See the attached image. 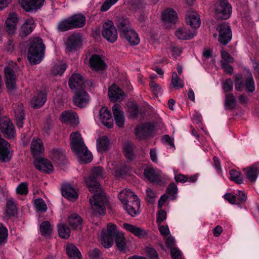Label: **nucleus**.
<instances>
[{"label":"nucleus","instance_id":"obj_1","mask_svg":"<svg viewBox=\"0 0 259 259\" xmlns=\"http://www.w3.org/2000/svg\"><path fill=\"white\" fill-rule=\"evenodd\" d=\"M103 178V169L98 166L93 168L89 177L84 179L90 191L94 194L90 199L92 213L94 215L104 214L106 212L105 205L107 204V199L98 182Z\"/></svg>","mask_w":259,"mask_h":259},{"label":"nucleus","instance_id":"obj_2","mask_svg":"<svg viewBox=\"0 0 259 259\" xmlns=\"http://www.w3.org/2000/svg\"><path fill=\"white\" fill-rule=\"evenodd\" d=\"M107 231L103 230L101 233V242L105 248L112 246L115 238L116 245L120 250H124L126 248V239L124 234L119 232L117 226L112 223H108Z\"/></svg>","mask_w":259,"mask_h":259},{"label":"nucleus","instance_id":"obj_3","mask_svg":"<svg viewBox=\"0 0 259 259\" xmlns=\"http://www.w3.org/2000/svg\"><path fill=\"white\" fill-rule=\"evenodd\" d=\"M70 141L71 149L78 160L82 162H90L92 160V153L88 150L79 133H72L70 135Z\"/></svg>","mask_w":259,"mask_h":259},{"label":"nucleus","instance_id":"obj_4","mask_svg":"<svg viewBox=\"0 0 259 259\" xmlns=\"http://www.w3.org/2000/svg\"><path fill=\"white\" fill-rule=\"evenodd\" d=\"M119 198L124 209L128 214L132 217H135L139 214L140 206L139 199L133 191L128 189L121 191L119 194Z\"/></svg>","mask_w":259,"mask_h":259},{"label":"nucleus","instance_id":"obj_5","mask_svg":"<svg viewBox=\"0 0 259 259\" xmlns=\"http://www.w3.org/2000/svg\"><path fill=\"white\" fill-rule=\"evenodd\" d=\"M45 45L40 38H34L30 43L27 58L32 64L39 63L44 57Z\"/></svg>","mask_w":259,"mask_h":259},{"label":"nucleus","instance_id":"obj_6","mask_svg":"<svg viewBox=\"0 0 259 259\" xmlns=\"http://www.w3.org/2000/svg\"><path fill=\"white\" fill-rule=\"evenodd\" d=\"M244 86L247 92H252L255 90L254 82L250 72L247 71L245 75V83L243 82V77L240 74H236L235 76V88L236 90L241 91Z\"/></svg>","mask_w":259,"mask_h":259},{"label":"nucleus","instance_id":"obj_7","mask_svg":"<svg viewBox=\"0 0 259 259\" xmlns=\"http://www.w3.org/2000/svg\"><path fill=\"white\" fill-rule=\"evenodd\" d=\"M215 14L221 19H228L232 13V7L227 0H219L215 4Z\"/></svg>","mask_w":259,"mask_h":259},{"label":"nucleus","instance_id":"obj_8","mask_svg":"<svg viewBox=\"0 0 259 259\" xmlns=\"http://www.w3.org/2000/svg\"><path fill=\"white\" fill-rule=\"evenodd\" d=\"M6 87L9 93H12L17 89V77L12 67L8 66L4 69Z\"/></svg>","mask_w":259,"mask_h":259},{"label":"nucleus","instance_id":"obj_9","mask_svg":"<svg viewBox=\"0 0 259 259\" xmlns=\"http://www.w3.org/2000/svg\"><path fill=\"white\" fill-rule=\"evenodd\" d=\"M88 82L78 73L73 74L69 80V85L73 92L84 90Z\"/></svg>","mask_w":259,"mask_h":259},{"label":"nucleus","instance_id":"obj_10","mask_svg":"<svg viewBox=\"0 0 259 259\" xmlns=\"http://www.w3.org/2000/svg\"><path fill=\"white\" fill-rule=\"evenodd\" d=\"M102 35L110 42L113 43L117 39V31L111 21H107L103 25Z\"/></svg>","mask_w":259,"mask_h":259},{"label":"nucleus","instance_id":"obj_11","mask_svg":"<svg viewBox=\"0 0 259 259\" xmlns=\"http://www.w3.org/2000/svg\"><path fill=\"white\" fill-rule=\"evenodd\" d=\"M13 151L10 144L0 136V160L2 162H9L12 157Z\"/></svg>","mask_w":259,"mask_h":259},{"label":"nucleus","instance_id":"obj_12","mask_svg":"<svg viewBox=\"0 0 259 259\" xmlns=\"http://www.w3.org/2000/svg\"><path fill=\"white\" fill-rule=\"evenodd\" d=\"M81 37L80 34H73L67 39L66 42V49L68 52L76 51L81 46Z\"/></svg>","mask_w":259,"mask_h":259},{"label":"nucleus","instance_id":"obj_13","mask_svg":"<svg viewBox=\"0 0 259 259\" xmlns=\"http://www.w3.org/2000/svg\"><path fill=\"white\" fill-rule=\"evenodd\" d=\"M0 128L2 132L8 138H12L15 136L14 126L9 118L1 119Z\"/></svg>","mask_w":259,"mask_h":259},{"label":"nucleus","instance_id":"obj_14","mask_svg":"<svg viewBox=\"0 0 259 259\" xmlns=\"http://www.w3.org/2000/svg\"><path fill=\"white\" fill-rule=\"evenodd\" d=\"M219 36L218 40L223 45H226L231 39L232 33L228 24H221L219 28Z\"/></svg>","mask_w":259,"mask_h":259},{"label":"nucleus","instance_id":"obj_15","mask_svg":"<svg viewBox=\"0 0 259 259\" xmlns=\"http://www.w3.org/2000/svg\"><path fill=\"white\" fill-rule=\"evenodd\" d=\"M123 227L126 231L139 239H145L148 237V231L143 228L129 223H124Z\"/></svg>","mask_w":259,"mask_h":259},{"label":"nucleus","instance_id":"obj_16","mask_svg":"<svg viewBox=\"0 0 259 259\" xmlns=\"http://www.w3.org/2000/svg\"><path fill=\"white\" fill-rule=\"evenodd\" d=\"M45 0H19L23 9L26 12L36 11L41 8Z\"/></svg>","mask_w":259,"mask_h":259},{"label":"nucleus","instance_id":"obj_17","mask_svg":"<svg viewBox=\"0 0 259 259\" xmlns=\"http://www.w3.org/2000/svg\"><path fill=\"white\" fill-rule=\"evenodd\" d=\"M35 168L42 172L50 174L54 170V166L47 159L36 158L34 161Z\"/></svg>","mask_w":259,"mask_h":259},{"label":"nucleus","instance_id":"obj_18","mask_svg":"<svg viewBox=\"0 0 259 259\" xmlns=\"http://www.w3.org/2000/svg\"><path fill=\"white\" fill-rule=\"evenodd\" d=\"M18 21L19 18L16 13H11L9 14L5 24L6 30L9 34H13L15 32Z\"/></svg>","mask_w":259,"mask_h":259},{"label":"nucleus","instance_id":"obj_19","mask_svg":"<svg viewBox=\"0 0 259 259\" xmlns=\"http://www.w3.org/2000/svg\"><path fill=\"white\" fill-rule=\"evenodd\" d=\"M75 96L73 99L74 104L79 107H84L89 102L90 98L88 93L84 90L74 92Z\"/></svg>","mask_w":259,"mask_h":259},{"label":"nucleus","instance_id":"obj_20","mask_svg":"<svg viewBox=\"0 0 259 259\" xmlns=\"http://www.w3.org/2000/svg\"><path fill=\"white\" fill-rule=\"evenodd\" d=\"M114 119L116 124L119 127H123L125 122V117L121 106L115 104L112 107Z\"/></svg>","mask_w":259,"mask_h":259},{"label":"nucleus","instance_id":"obj_21","mask_svg":"<svg viewBox=\"0 0 259 259\" xmlns=\"http://www.w3.org/2000/svg\"><path fill=\"white\" fill-rule=\"evenodd\" d=\"M100 119L103 125L109 128L113 127V122L111 114L106 107H102L100 110Z\"/></svg>","mask_w":259,"mask_h":259},{"label":"nucleus","instance_id":"obj_22","mask_svg":"<svg viewBox=\"0 0 259 259\" xmlns=\"http://www.w3.org/2000/svg\"><path fill=\"white\" fill-rule=\"evenodd\" d=\"M89 62L90 67L96 71L103 70L106 67V64L101 57L98 55H92L90 59Z\"/></svg>","mask_w":259,"mask_h":259},{"label":"nucleus","instance_id":"obj_23","mask_svg":"<svg viewBox=\"0 0 259 259\" xmlns=\"http://www.w3.org/2000/svg\"><path fill=\"white\" fill-rule=\"evenodd\" d=\"M186 23L194 29L198 28L201 24L199 15L196 12H188L186 16Z\"/></svg>","mask_w":259,"mask_h":259},{"label":"nucleus","instance_id":"obj_24","mask_svg":"<svg viewBox=\"0 0 259 259\" xmlns=\"http://www.w3.org/2000/svg\"><path fill=\"white\" fill-rule=\"evenodd\" d=\"M175 35L179 39H191L196 35V32L184 27L178 28L175 32Z\"/></svg>","mask_w":259,"mask_h":259},{"label":"nucleus","instance_id":"obj_25","mask_svg":"<svg viewBox=\"0 0 259 259\" xmlns=\"http://www.w3.org/2000/svg\"><path fill=\"white\" fill-rule=\"evenodd\" d=\"M35 27L34 21L32 19H28L25 21L19 30V35L24 37L30 34Z\"/></svg>","mask_w":259,"mask_h":259},{"label":"nucleus","instance_id":"obj_26","mask_svg":"<svg viewBox=\"0 0 259 259\" xmlns=\"http://www.w3.org/2000/svg\"><path fill=\"white\" fill-rule=\"evenodd\" d=\"M248 180L253 182L255 181L259 174V162H256L251 166L243 169Z\"/></svg>","mask_w":259,"mask_h":259},{"label":"nucleus","instance_id":"obj_27","mask_svg":"<svg viewBox=\"0 0 259 259\" xmlns=\"http://www.w3.org/2000/svg\"><path fill=\"white\" fill-rule=\"evenodd\" d=\"M161 171L153 167H148L144 170V176L149 181L158 183L161 180Z\"/></svg>","mask_w":259,"mask_h":259},{"label":"nucleus","instance_id":"obj_28","mask_svg":"<svg viewBox=\"0 0 259 259\" xmlns=\"http://www.w3.org/2000/svg\"><path fill=\"white\" fill-rule=\"evenodd\" d=\"M15 116L17 120L18 127L21 128L23 126V120L25 118V113L22 104L19 103L15 104L14 107Z\"/></svg>","mask_w":259,"mask_h":259},{"label":"nucleus","instance_id":"obj_29","mask_svg":"<svg viewBox=\"0 0 259 259\" xmlns=\"http://www.w3.org/2000/svg\"><path fill=\"white\" fill-rule=\"evenodd\" d=\"M46 100V94L43 92L37 93L33 96L30 104L34 108H39L44 105Z\"/></svg>","mask_w":259,"mask_h":259},{"label":"nucleus","instance_id":"obj_30","mask_svg":"<svg viewBox=\"0 0 259 259\" xmlns=\"http://www.w3.org/2000/svg\"><path fill=\"white\" fill-rule=\"evenodd\" d=\"M124 95L123 92L115 84H113L109 89L108 96L112 101L122 100Z\"/></svg>","mask_w":259,"mask_h":259},{"label":"nucleus","instance_id":"obj_31","mask_svg":"<svg viewBox=\"0 0 259 259\" xmlns=\"http://www.w3.org/2000/svg\"><path fill=\"white\" fill-rule=\"evenodd\" d=\"M121 35L125 37L131 45H137L140 42L137 33L131 28L123 30Z\"/></svg>","mask_w":259,"mask_h":259},{"label":"nucleus","instance_id":"obj_32","mask_svg":"<svg viewBox=\"0 0 259 259\" xmlns=\"http://www.w3.org/2000/svg\"><path fill=\"white\" fill-rule=\"evenodd\" d=\"M161 19L165 24L176 23L178 19L176 12L172 9H167L161 14Z\"/></svg>","mask_w":259,"mask_h":259},{"label":"nucleus","instance_id":"obj_33","mask_svg":"<svg viewBox=\"0 0 259 259\" xmlns=\"http://www.w3.org/2000/svg\"><path fill=\"white\" fill-rule=\"evenodd\" d=\"M60 120L63 122H70L74 124L78 123V117L77 114L72 111H66L62 112L60 116Z\"/></svg>","mask_w":259,"mask_h":259},{"label":"nucleus","instance_id":"obj_34","mask_svg":"<svg viewBox=\"0 0 259 259\" xmlns=\"http://www.w3.org/2000/svg\"><path fill=\"white\" fill-rule=\"evenodd\" d=\"M152 128V125L148 123L139 126L135 130L136 135L139 139H144L150 134Z\"/></svg>","mask_w":259,"mask_h":259},{"label":"nucleus","instance_id":"obj_35","mask_svg":"<svg viewBox=\"0 0 259 259\" xmlns=\"http://www.w3.org/2000/svg\"><path fill=\"white\" fill-rule=\"evenodd\" d=\"M62 194L70 201H74L78 198L76 190L69 185H65L62 188Z\"/></svg>","mask_w":259,"mask_h":259},{"label":"nucleus","instance_id":"obj_36","mask_svg":"<svg viewBox=\"0 0 259 259\" xmlns=\"http://www.w3.org/2000/svg\"><path fill=\"white\" fill-rule=\"evenodd\" d=\"M45 151L41 141L39 139L34 140L31 144V151L34 157H36Z\"/></svg>","mask_w":259,"mask_h":259},{"label":"nucleus","instance_id":"obj_37","mask_svg":"<svg viewBox=\"0 0 259 259\" xmlns=\"http://www.w3.org/2000/svg\"><path fill=\"white\" fill-rule=\"evenodd\" d=\"M64 153L65 151L63 149L55 148L50 150L49 156L53 160L58 163H60L64 159Z\"/></svg>","mask_w":259,"mask_h":259},{"label":"nucleus","instance_id":"obj_38","mask_svg":"<svg viewBox=\"0 0 259 259\" xmlns=\"http://www.w3.org/2000/svg\"><path fill=\"white\" fill-rule=\"evenodd\" d=\"M73 28L83 27L85 23V18L81 14H76L69 17Z\"/></svg>","mask_w":259,"mask_h":259},{"label":"nucleus","instance_id":"obj_39","mask_svg":"<svg viewBox=\"0 0 259 259\" xmlns=\"http://www.w3.org/2000/svg\"><path fill=\"white\" fill-rule=\"evenodd\" d=\"M111 144V142L107 136H103L97 140V147L100 152L107 150Z\"/></svg>","mask_w":259,"mask_h":259},{"label":"nucleus","instance_id":"obj_40","mask_svg":"<svg viewBox=\"0 0 259 259\" xmlns=\"http://www.w3.org/2000/svg\"><path fill=\"white\" fill-rule=\"evenodd\" d=\"M82 219L76 213L71 214L68 218V222L72 229H80L82 224Z\"/></svg>","mask_w":259,"mask_h":259},{"label":"nucleus","instance_id":"obj_41","mask_svg":"<svg viewBox=\"0 0 259 259\" xmlns=\"http://www.w3.org/2000/svg\"><path fill=\"white\" fill-rule=\"evenodd\" d=\"M66 250L70 259H81V253L74 245L68 244L66 246Z\"/></svg>","mask_w":259,"mask_h":259},{"label":"nucleus","instance_id":"obj_42","mask_svg":"<svg viewBox=\"0 0 259 259\" xmlns=\"http://www.w3.org/2000/svg\"><path fill=\"white\" fill-rule=\"evenodd\" d=\"M123 150L125 156L129 159H133L135 157L134 145L130 142H125L123 145Z\"/></svg>","mask_w":259,"mask_h":259},{"label":"nucleus","instance_id":"obj_43","mask_svg":"<svg viewBox=\"0 0 259 259\" xmlns=\"http://www.w3.org/2000/svg\"><path fill=\"white\" fill-rule=\"evenodd\" d=\"M116 19L117 26L119 29L121 34L122 33L123 30L131 28L129 26L130 21L127 18L121 16H119L117 17Z\"/></svg>","mask_w":259,"mask_h":259},{"label":"nucleus","instance_id":"obj_44","mask_svg":"<svg viewBox=\"0 0 259 259\" xmlns=\"http://www.w3.org/2000/svg\"><path fill=\"white\" fill-rule=\"evenodd\" d=\"M66 63L61 62L55 64L51 70V73L54 75H62L66 69Z\"/></svg>","mask_w":259,"mask_h":259},{"label":"nucleus","instance_id":"obj_45","mask_svg":"<svg viewBox=\"0 0 259 259\" xmlns=\"http://www.w3.org/2000/svg\"><path fill=\"white\" fill-rule=\"evenodd\" d=\"M58 232L59 236L62 238L67 239L70 236V229L64 224H60L58 225Z\"/></svg>","mask_w":259,"mask_h":259},{"label":"nucleus","instance_id":"obj_46","mask_svg":"<svg viewBox=\"0 0 259 259\" xmlns=\"http://www.w3.org/2000/svg\"><path fill=\"white\" fill-rule=\"evenodd\" d=\"M39 229L42 235L48 236L52 233V227L49 222L45 221L40 224Z\"/></svg>","mask_w":259,"mask_h":259},{"label":"nucleus","instance_id":"obj_47","mask_svg":"<svg viewBox=\"0 0 259 259\" xmlns=\"http://www.w3.org/2000/svg\"><path fill=\"white\" fill-rule=\"evenodd\" d=\"M230 179L235 182L237 184H241L243 183V177L240 172L234 169L230 171Z\"/></svg>","mask_w":259,"mask_h":259},{"label":"nucleus","instance_id":"obj_48","mask_svg":"<svg viewBox=\"0 0 259 259\" xmlns=\"http://www.w3.org/2000/svg\"><path fill=\"white\" fill-rule=\"evenodd\" d=\"M8 231L6 227L0 224V246L3 245L7 242Z\"/></svg>","mask_w":259,"mask_h":259},{"label":"nucleus","instance_id":"obj_49","mask_svg":"<svg viewBox=\"0 0 259 259\" xmlns=\"http://www.w3.org/2000/svg\"><path fill=\"white\" fill-rule=\"evenodd\" d=\"M171 84L175 88H182L184 85L183 80L179 78L177 73L175 72L172 74Z\"/></svg>","mask_w":259,"mask_h":259},{"label":"nucleus","instance_id":"obj_50","mask_svg":"<svg viewBox=\"0 0 259 259\" xmlns=\"http://www.w3.org/2000/svg\"><path fill=\"white\" fill-rule=\"evenodd\" d=\"M71 25L72 24L69 18H68V19L60 22L58 24V29L59 31H65L71 28H73Z\"/></svg>","mask_w":259,"mask_h":259},{"label":"nucleus","instance_id":"obj_51","mask_svg":"<svg viewBox=\"0 0 259 259\" xmlns=\"http://www.w3.org/2000/svg\"><path fill=\"white\" fill-rule=\"evenodd\" d=\"M236 105V100L233 96L231 94H227L225 100L226 107L229 109H233L235 107Z\"/></svg>","mask_w":259,"mask_h":259},{"label":"nucleus","instance_id":"obj_52","mask_svg":"<svg viewBox=\"0 0 259 259\" xmlns=\"http://www.w3.org/2000/svg\"><path fill=\"white\" fill-rule=\"evenodd\" d=\"M34 205L37 211L45 212L47 209V206L45 201L41 198L34 200Z\"/></svg>","mask_w":259,"mask_h":259},{"label":"nucleus","instance_id":"obj_53","mask_svg":"<svg viewBox=\"0 0 259 259\" xmlns=\"http://www.w3.org/2000/svg\"><path fill=\"white\" fill-rule=\"evenodd\" d=\"M16 205L12 199H9L7 202V212L10 215H13L16 212Z\"/></svg>","mask_w":259,"mask_h":259},{"label":"nucleus","instance_id":"obj_54","mask_svg":"<svg viewBox=\"0 0 259 259\" xmlns=\"http://www.w3.org/2000/svg\"><path fill=\"white\" fill-rule=\"evenodd\" d=\"M118 1L119 0H105L100 8V11L103 12L107 11Z\"/></svg>","mask_w":259,"mask_h":259},{"label":"nucleus","instance_id":"obj_55","mask_svg":"<svg viewBox=\"0 0 259 259\" xmlns=\"http://www.w3.org/2000/svg\"><path fill=\"white\" fill-rule=\"evenodd\" d=\"M28 191V184L27 183H20L16 188L17 193L21 195H26Z\"/></svg>","mask_w":259,"mask_h":259},{"label":"nucleus","instance_id":"obj_56","mask_svg":"<svg viewBox=\"0 0 259 259\" xmlns=\"http://www.w3.org/2000/svg\"><path fill=\"white\" fill-rule=\"evenodd\" d=\"M150 86L151 91L156 96H159L162 94V90L160 86L153 81H151Z\"/></svg>","mask_w":259,"mask_h":259},{"label":"nucleus","instance_id":"obj_57","mask_svg":"<svg viewBox=\"0 0 259 259\" xmlns=\"http://www.w3.org/2000/svg\"><path fill=\"white\" fill-rule=\"evenodd\" d=\"M127 111L132 117L136 116L138 113V108L137 104L131 103L128 105Z\"/></svg>","mask_w":259,"mask_h":259},{"label":"nucleus","instance_id":"obj_58","mask_svg":"<svg viewBox=\"0 0 259 259\" xmlns=\"http://www.w3.org/2000/svg\"><path fill=\"white\" fill-rule=\"evenodd\" d=\"M161 141L163 144L166 146H169V148H175L173 140L168 135H164L163 136Z\"/></svg>","mask_w":259,"mask_h":259},{"label":"nucleus","instance_id":"obj_59","mask_svg":"<svg viewBox=\"0 0 259 259\" xmlns=\"http://www.w3.org/2000/svg\"><path fill=\"white\" fill-rule=\"evenodd\" d=\"M236 197L237 202H238V204L245 202L247 199L246 195L242 191L238 190L235 193Z\"/></svg>","mask_w":259,"mask_h":259},{"label":"nucleus","instance_id":"obj_60","mask_svg":"<svg viewBox=\"0 0 259 259\" xmlns=\"http://www.w3.org/2000/svg\"><path fill=\"white\" fill-rule=\"evenodd\" d=\"M173 170L175 175L174 179L176 182L185 183L188 181V178L185 175L177 174V171L175 169Z\"/></svg>","mask_w":259,"mask_h":259},{"label":"nucleus","instance_id":"obj_61","mask_svg":"<svg viewBox=\"0 0 259 259\" xmlns=\"http://www.w3.org/2000/svg\"><path fill=\"white\" fill-rule=\"evenodd\" d=\"M147 255L151 259H158V255L157 252L152 247H148L146 248Z\"/></svg>","mask_w":259,"mask_h":259},{"label":"nucleus","instance_id":"obj_62","mask_svg":"<svg viewBox=\"0 0 259 259\" xmlns=\"http://www.w3.org/2000/svg\"><path fill=\"white\" fill-rule=\"evenodd\" d=\"M223 89L225 92H229L233 89V81L228 79L222 84Z\"/></svg>","mask_w":259,"mask_h":259},{"label":"nucleus","instance_id":"obj_63","mask_svg":"<svg viewBox=\"0 0 259 259\" xmlns=\"http://www.w3.org/2000/svg\"><path fill=\"white\" fill-rule=\"evenodd\" d=\"M158 229L161 235L163 236V239H165V237L170 234V231L167 225H158Z\"/></svg>","mask_w":259,"mask_h":259},{"label":"nucleus","instance_id":"obj_64","mask_svg":"<svg viewBox=\"0 0 259 259\" xmlns=\"http://www.w3.org/2000/svg\"><path fill=\"white\" fill-rule=\"evenodd\" d=\"M169 51L171 54V55L174 58H176L178 56H179L182 53V50L181 49L175 46H171L169 48Z\"/></svg>","mask_w":259,"mask_h":259}]
</instances>
